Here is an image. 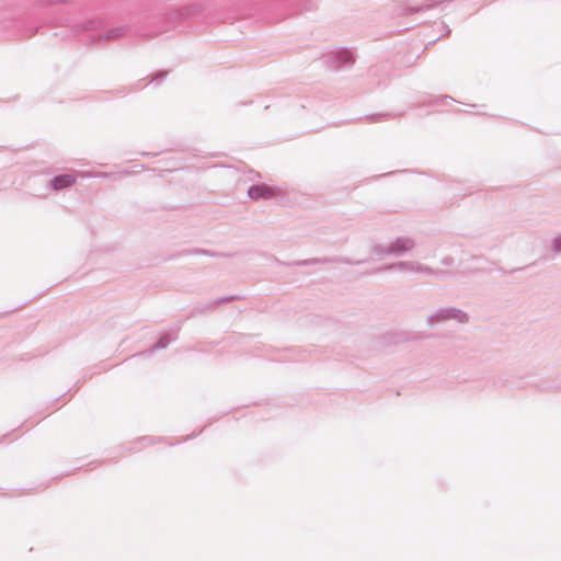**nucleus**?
<instances>
[{
  "label": "nucleus",
  "instance_id": "1",
  "mask_svg": "<svg viewBox=\"0 0 561 561\" xmlns=\"http://www.w3.org/2000/svg\"><path fill=\"white\" fill-rule=\"evenodd\" d=\"M447 321L465 324L469 322V314L460 308L444 306L433 310L425 319L428 327H436Z\"/></svg>",
  "mask_w": 561,
  "mask_h": 561
},
{
  "label": "nucleus",
  "instance_id": "2",
  "mask_svg": "<svg viewBox=\"0 0 561 561\" xmlns=\"http://www.w3.org/2000/svg\"><path fill=\"white\" fill-rule=\"evenodd\" d=\"M248 195L251 199H272L283 197V191L278 187L262 183L249 187Z\"/></svg>",
  "mask_w": 561,
  "mask_h": 561
},
{
  "label": "nucleus",
  "instance_id": "3",
  "mask_svg": "<svg viewBox=\"0 0 561 561\" xmlns=\"http://www.w3.org/2000/svg\"><path fill=\"white\" fill-rule=\"evenodd\" d=\"M388 268H396L400 271L411 272L415 274L422 275H434L435 272L428 265L420 263L417 261H409V262H398L396 264H391Z\"/></svg>",
  "mask_w": 561,
  "mask_h": 561
},
{
  "label": "nucleus",
  "instance_id": "4",
  "mask_svg": "<svg viewBox=\"0 0 561 561\" xmlns=\"http://www.w3.org/2000/svg\"><path fill=\"white\" fill-rule=\"evenodd\" d=\"M390 254L394 256H401L412 251L415 247V241L411 237H398L389 242Z\"/></svg>",
  "mask_w": 561,
  "mask_h": 561
},
{
  "label": "nucleus",
  "instance_id": "5",
  "mask_svg": "<svg viewBox=\"0 0 561 561\" xmlns=\"http://www.w3.org/2000/svg\"><path fill=\"white\" fill-rule=\"evenodd\" d=\"M330 57L332 58V62L336 67L351 65L354 61V57L352 51L347 49H339L331 53Z\"/></svg>",
  "mask_w": 561,
  "mask_h": 561
},
{
  "label": "nucleus",
  "instance_id": "6",
  "mask_svg": "<svg viewBox=\"0 0 561 561\" xmlns=\"http://www.w3.org/2000/svg\"><path fill=\"white\" fill-rule=\"evenodd\" d=\"M75 183H76V176L71 173H67V174H60V175L55 176L50 181V186L55 191H59V190L67 188L71 185H73Z\"/></svg>",
  "mask_w": 561,
  "mask_h": 561
},
{
  "label": "nucleus",
  "instance_id": "7",
  "mask_svg": "<svg viewBox=\"0 0 561 561\" xmlns=\"http://www.w3.org/2000/svg\"><path fill=\"white\" fill-rule=\"evenodd\" d=\"M127 32V27L125 25H116L105 31L100 35V38L103 41H110L122 37Z\"/></svg>",
  "mask_w": 561,
  "mask_h": 561
},
{
  "label": "nucleus",
  "instance_id": "8",
  "mask_svg": "<svg viewBox=\"0 0 561 561\" xmlns=\"http://www.w3.org/2000/svg\"><path fill=\"white\" fill-rule=\"evenodd\" d=\"M369 253L373 259H381L383 256L391 255L389 242L373 244Z\"/></svg>",
  "mask_w": 561,
  "mask_h": 561
},
{
  "label": "nucleus",
  "instance_id": "9",
  "mask_svg": "<svg viewBox=\"0 0 561 561\" xmlns=\"http://www.w3.org/2000/svg\"><path fill=\"white\" fill-rule=\"evenodd\" d=\"M549 247L553 253L560 254L561 253V234L553 236L550 239Z\"/></svg>",
  "mask_w": 561,
  "mask_h": 561
},
{
  "label": "nucleus",
  "instance_id": "10",
  "mask_svg": "<svg viewBox=\"0 0 561 561\" xmlns=\"http://www.w3.org/2000/svg\"><path fill=\"white\" fill-rule=\"evenodd\" d=\"M101 25V20L99 19H93V20H90L89 22H87L84 28L87 30H96L99 28Z\"/></svg>",
  "mask_w": 561,
  "mask_h": 561
},
{
  "label": "nucleus",
  "instance_id": "11",
  "mask_svg": "<svg viewBox=\"0 0 561 561\" xmlns=\"http://www.w3.org/2000/svg\"><path fill=\"white\" fill-rule=\"evenodd\" d=\"M170 339L168 336H162L159 342L157 343L156 347L157 348H164L168 346V344L170 343Z\"/></svg>",
  "mask_w": 561,
  "mask_h": 561
},
{
  "label": "nucleus",
  "instance_id": "12",
  "mask_svg": "<svg viewBox=\"0 0 561 561\" xmlns=\"http://www.w3.org/2000/svg\"><path fill=\"white\" fill-rule=\"evenodd\" d=\"M165 75H167V72H160L156 77H153L151 81L157 80V79H162L165 77Z\"/></svg>",
  "mask_w": 561,
  "mask_h": 561
}]
</instances>
